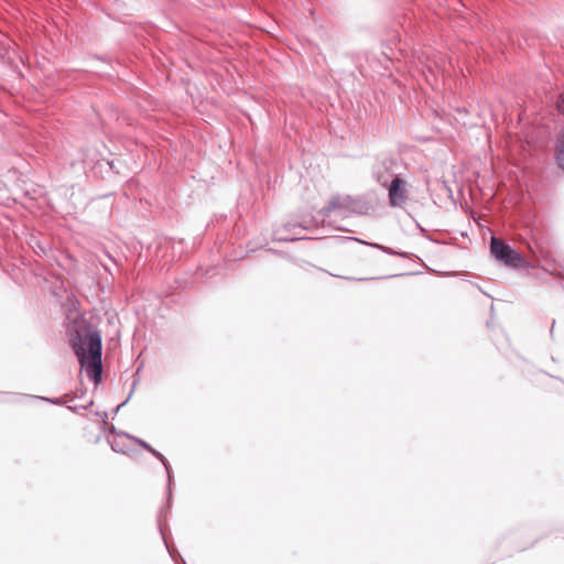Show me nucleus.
<instances>
[{"instance_id":"f257e3e1","label":"nucleus","mask_w":564,"mask_h":564,"mask_svg":"<svg viewBox=\"0 0 564 564\" xmlns=\"http://www.w3.org/2000/svg\"><path fill=\"white\" fill-rule=\"evenodd\" d=\"M70 344L87 376L100 382L102 375L101 335L85 322L70 333Z\"/></svg>"},{"instance_id":"f03ea898","label":"nucleus","mask_w":564,"mask_h":564,"mask_svg":"<svg viewBox=\"0 0 564 564\" xmlns=\"http://www.w3.org/2000/svg\"><path fill=\"white\" fill-rule=\"evenodd\" d=\"M490 252L499 262L513 268L521 267L524 261L517 250L495 236L491 237Z\"/></svg>"},{"instance_id":"7ed1b4c3","label":"nucleus","mask_w":564,"mask_h":564,"mask_svg":"<svg viewBox=\"0 0 564 564\" xmlns=\"http://www.w3.org/2000/svg\"><path fill=\"white\" fill-rule=\"evenodd\" d=\"M359 205H360V202L357 199H354L350 196L337 195V196H333L329 199L328 204L326 206H324L319 210V213L324 217L329 216L332 213H336L337 215L345 217L352 213H361Z\"/></svg>"},{"instance_id":"20e7f679","label":"nucleus","mask_w":564,"mask_h":564,"mask_svg":"<svg viewBox=\"0 0 564 564\" xmlns=\"http://www.w3.org/2000/svg\"><path fill=\"white\" fill-rule=\"evenodd\" d=\"M387 187L390 206L402 207L409 198L406 182L399 175H394Z\"/></svg>"},{"instance_id":"39448f33","label":"nucleus","mask_w":564,"mask_h":564,"mask_svg":"<svg viewBox=\"0 0 564 564\" xmlns=\"http://www.w3.org/2000/svg\"><path fill=\"white\" fill-rule=\"evenodd\" d=\"M372 175L376 178V181L383 187H387L391 181L390 178L394 176L389 172V166L386 162L378 163L377 165H375L372 170Z\"/></svg>"},{"instance_id":"423d86ee","label":"nucleus","mask_w":564,"mask_h":564,"mask_svg":"<svg viewBox=\"0 0 564 564\" xmlns=\"http://www.w3.org/2000/svg\"><path fill=\"white\" fill-rule=\"evenodd\" d=\"M556 162L564 170V128L562 129L556 143Z\"/></svg>"},{"instance_id":"0eeeda50","label":"nucleus","mask_w":564,"mask_h":564,"mask_svg":"<svg viewBox=\"0 0 564 564\" xmlns=\"http://www.w3.org/2000/svg\"><path fill=\"white\" fill-rule=\"evenodd\" d=\"M149 453H151L155 458H158L162 463V465L164 466L166 474H167L169 485L171 486L172 473H171V466H170L167 459L153 447L149 451Z\"/></svg>"},{"instance_id":"6e6552de","label":"nucleus","mask_w":564,"mask_h":564,"mask_svg":"<svg viewBox=\"0 0 564 564\" xmlns=\"http://www.w3.org/2000/svg\"><path fill=\"white\" fill-rule=\"evenodd\" d=\"M122 435L127 438L132 440L133 442H135L138 445H140L142 448H144L148 452L152 448V446L150 444H148L145 441H143L141 438L129 435L128 433H122Z\"/></svg>"},{"instance_id":"1a4fd4ad","label":"nucleus","mask_w":564,"mask_h":564,"mask_svg":"<svg viewBox=\"0 0 564 564\" xmlns=\"http://www.w3.org/2000/svg\"><path fill=\"white\" fill-rule=\"evenodd\" d=\"M357 241L361 242V243H365V241L362 240H359V239H356ZM366 245L370 246V247H375V248H378V249H381L382 251H384L386 253H389V254H395V252L391 251L389 248L387 247H383L381 245H378V243H368L366 242Z\"/></svg>"},{"instance_id":"9d476101","label":"nucleus","mask_w":564,"mask_h":564,"mask_svg":"<svg viewBox=\"0 0 564 564\" xmlns=\"http://www.w3.org/2000/svg\"><path fill=\"white\" fill-rule=\"evenodd\" d=\"M556 107L558 112L564 116V93L558 96Z\"/></svg>"},{"instance_id":"9b49d317","label":"nucleus","mask_w":564,"mask_h":564,"mask_svg":"<svg viewBox=\"0 0 564 564\" xmlns=\"http://www.w3.org/2000/svg\"><path fill=\"white\" fill-rule=\"evenodd\" d=\"M110 445L115 452L124 453L123 446H121L117 440H113L112 442H110Z\"/></svg>"},{"instance_id":"f8f14e48","label":"nucleus","mask_w":564,"mask_h":564,"mask_svg":"<svg viewBox=\"0 0 564 564\" xmlns=\"http://www.w3.org/2000/svg\"><path fill=\"white\" fill-rule=\"evenodd\" d=\"M110 433H111V434H117V435H119V436H123V435H122V433H123V432H117V430L115 429V426H111V427H110Z\"/></svg>"},{"instance_id":"ddd939ff","label":"nucleus","mask_w":564,"mask_h":564,"mask_svg":"<svg viewBox=\"0 0 564 564\" xmlns=\"http://www.w3.org/2000/svg\"><path fill=\"white\" fill-rule=\"evenodd\" d=\"M554 326H555V321H553L552 326H551V330H550L551 335H553Z\"/></svg>"},{"instance_id":"4468645a","label":"nucleus","mask_w":564,"mask_h":564,"mask_svg":"<svg viewBox=\"0 0 564 564\" xmlns=\"http://www.w3.org/2000/svg\"><path fill=\"white\" fill-rule=\"evenodd\" d=\"M52 403H55V404H58L59 402L58 401H55V400H50Z\"/></svg>"}]
</instances>
